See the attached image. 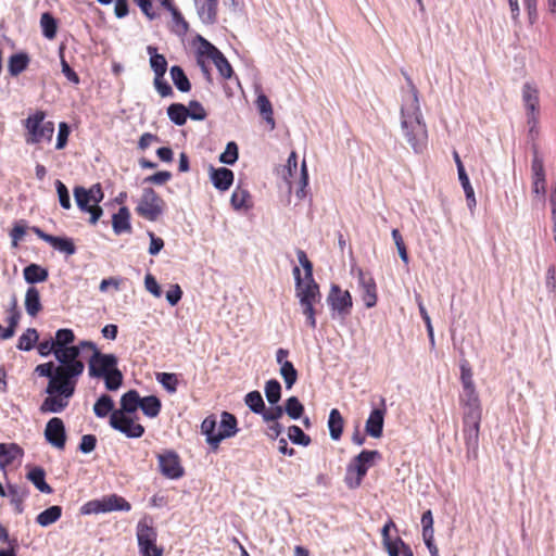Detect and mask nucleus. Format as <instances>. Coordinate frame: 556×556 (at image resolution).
<instances>
[{
  "mask_svg": "<svg viewBox=\"0 0 556 556\" xmlns=\"http://www.w3.org/2000/svg\"><path fill=\"white\" fill-rule=\"evenodd\" d=\"M35 372L40 377L49 378L46 393L48 396L40 405L41 413H61L70 403V399L74 395L78 378L83 374L53 370V362L39 364L35 368Z\"/></svg>",
  "mask_w": 556,
  "mask_h": 556,
  "instance_id": "f257e3e1",
  "label": "nucleus"
},
{
  "mask_svg": "<svg viewBox=\"0 0 556 556\" xmlns=\"http://www.w3.org/2000/svg\"><path fill=\"white\" fill-rule=\"evenodd\" d=\"M410 96L401 106V127L405 139L416 153H421L428 141V131L419 106L418 90L408 78Z\"/></svg>",
  "mask_w": 556,
  "mask_h": 556,
  "instance_id": "f03ea898",
  "label": "nucleus"
},
{
  "mask_svg": "<svg viewBox=\"0 0 556 556\" xmlns=\"http://www.w3.org/2000/svg\"><path fill=\"white\" fill-rule=\"evenodd\" d=\"M52 341L56 348L55 359L59 365L53 363V370L60 371L61 368L71 370V372L83 374L85 370V364L78 358L79 348L73 345L75 341V333L72 329L62 328L55 332Z\"/></svg>",
  "mask_w": 556,
  "mask_h": 556,
  "instance_id": "7ed1b4c3",
  "label": "nucleus"
},
{
  "mask_svg": "<svg viewBox=\"0 0 556 556\" xmlns=\"http://www.w3.org/2000/svg\"><path fill=\"white\" fill-rule=\"evenodd\" d=\"M88 374L92 378H103L105 388L117 390L123 383L122 371L117 368V357L114 354L92 353L88 359Z\"/></svg>",
  "mask_w": 556,
  "mask_h": 556,
  "instance_id": "20e7f679",
  "label": "nucleus"
},
{
  "mask_svg": "<svg viewBox=\"0 0 556 556\" xmlns=\"http://www.w3.org/2000/svg\"><path fill=\"white\" fill-rule=\"evenodd\" d=\"M463 410V435L467 453L477 454L482 420L481 401L459 402Z\"/></svg>",
  "mask_w": 556,
  "mask_h": 556,
  "instance_id": "39448f33",
  "label": "nucleus"
},
{
  "mask_svg": "<svg viewBox=\"0 0 556 556\" xmlns=\"http://www.w3.org/2000/svg\"><path fill=\"white\" fill-rule=\"evenodd\" d=\"M25 141L27 144L50 142L54 134V123L46 121V113L41 110L30 114L24 122Z\"/></svg>",
  "mask_w": 556,
  "mask_h": 556,
  "instance_id": "423d86ee",
  "label": "nucleus"
},
{
  "mask_svg": "<svg viewBox=\"0 0 556 556\" xmlns=\"http://www.w3.org/2000/svg\"><path fill=\"white\" fill-rule=\"evenodd\" d=\"M293 276L295 280V293L300 300V304L303 309V314L306 317L307 325L312 328H316V318H315V305L320 302L321 294L319 291V286L314 285L311 287L302 288V277L301 270L298 266L293 268Z\"/></svg>",
  "mask_w": 556,
  "mask_h": 556,
  "instance_id": "0eeeda50",
  "label": "nucleus"
},
{
  "mask_svg": "<svg viewBox=\"0 0 556 556\" xmlns=\"http://www.w3.org/2000/svg\"><path fill=\"white\" fill-rule=\"evenodd\" d=\"M380 457V453L376 450H363L355 456L346 467L344 477L346 486L351 490L359 488L368 469L374 465L375 459Z\"/></svg>",
  "mask_w": 556,
  "mask_h": 556,
  "instance_id": "6e6552de",
  "label": "nucleus"
},
{
  "mask_svg": "<svg viewBox=\"0 0 556 556\" xmlns=\"http://www.w3.org/2000/svg\"><path fill=\"white\" fill-rule=\"evenodd\" d=\"M136 536L140 556H163V547L157 545V530L150 516L141 518L136 527Z\"/></svg>",
  "mask_w": 556,
  "mask_h": 556,
  "instance_id": "1a4fd4ad",
  "label": "nucleus"
},
{
  "mask_svg": "<svg viewBox=\"0 0 556 556\" xmlns=\"http://www.w3.org/2000/svg\"><path fill=\"white\" fill-rule=\"evenodd\" d=\"M166 203L153 189L144 188L135 208L138 216L149 222H156L165 212Z\"/></svg>",
  "mask_w": 556,
  "mask_h": 556,
  "instance_id": "9d476101",
  "label": "nucleus"
},
{
  "mask_svg": "<svg viewBox=\"0 0 556 556\" xmlns=\"http://www.w3.org/2000/svg\"><path fill=\"white\" fill-rule=\"evenodd\" d=\"M110 426L131 439L141 438L146 431L141 424L136 422L129 415H124V412H112Z\"/></svg>",
  "mask_w": 556,
  "mask_h": 556,
  "instance_id": "9b49d317",
  "label": "nucleus"
},
{
  "mask_svg": "<svg viewBox=\"0 0 556 556\" xmlns=\"http://www.w3.org/2000/svg\"><path fill=\"white\" fill-rule=\"evenodd\" d=\"M160 472L167 479L176 480L185 475L179 455L175 451H165L157 455Z\"/></svg>",
  "mask_w": 556,
  "mask_h": 556,
  "instance_id": "f8f14e48",
  "label": "nucleus"
},
{
  "mask_svg": "<svg viewBox=\"0 0 556 556\" xmlns=\"http://www.w3.org/2000/svg\"><path fill=\"white\" fill-rule=\"evenodd\" d=\"M327 302L331 309L337 312L341 317L344 318L351 314L353 301L352 295L348 290H342L339 286L332 285Z\"/></svg>",
  "mask_w": 556,
  "mask_h": 556,
  "instance_id": "ddd939ff",
  "label": "nucleus"
},
{
  "mask_svg": "<svg viewBox=\"0 0 556 556\" xmlns=\"http://www.w3.org/2000/svg\"><path fill=\"white\" fill-rule=\"evenodd\" d=\"M73 193L78 208L84 213H89L90 224L96 225L103 214L102 207L92 203L88 197L87 189L83 186H76Z\"/></svg>",
  "mask_w": 556,
  "mask_h": 556,
  "instance_id": "4468645a",
  "label": "nucleus"
},
{
  "mask_svg": "<svg viewBox=\"0 0 556 556\" xmlns=\"http://www.w3.org/2000/svg\"><path fill=\"white\" fill-rule=\"evenodd\" d=\"M46 440L54 447L64 450L66 443L65 426L61 418H51L45 429Z\"/></svg>",
  "mask_w": 556,
  "mask_h": 556,
  "instance_id": "2eb2a0df",
  "label": "nucleus"
},
{
  "mask_svg": "<svg viewBox=\"0 0 556 556\" xmlns=\"http://www.w3.org/2000/svg\"><path fill=\"white\" fill-rule=\"evenodd\" d=\"M358 283L362 289V299L366 307L371 308L377 304V285L374 277L363 269L357 270Z\"/></svg>",
  "mask_w": 556,
  "mask_h": 556,
  "instance_id": "dca6fc26",
  "label": "nucleus"
},
{
  "mask_svg": "<svg viewBox=\"0 0 556 556\" xmlns=\"http://www.w3.org/2000/svg\"><path fill=\"white\" fill-rule=\"evenodd\" d=\"M33 231L43 240L45 242L49 243L51 247H53L55 250L65 253L67 255H73L76 253V247L71 238L66 237H55L49 233H46L43 230H41L38 227H34Z\"/></svg>",
  "mask_w": 556,
  "mask_h": 556,
  "instance_id": "f3484780",
  "label": "nucleus"
},
{
  "mask_svg": "<svg viewBox=\"0 0 556 556\" xmlns=\"http://www.w3.org/2000/svg\"><path fill=\"white\" fill-rule=\"evenodd\" d=\"M237 426H238V422H237V418L235 417V415H232L228 412H223L222 416H220L219 428H218L216 438L213 439L214 442L220 443L223 440L236 435V433L238 432Z\"/></svg>",
  "mask_w": 556,
  "mask_h": 556,
  "instance_id": "a211bd4d",
  "label": "nucleus"
},
{
  "mask_svg": "<svg viewBox=\"0 0 556 556\" xmlns=\"http://www.w3.org/2000/svg\"><path fill=\"white\" fill-rule=\"evenodd\" d=\"M460 380L463 386V392L459 395V402L480 401L479 394L476 390L472 372L470 368L462 366Z\"/></svg>",
  "mask_w": 556,
  "mask_h": 556,
  "instance_id": "6ab92c4d",
  "label": "nucleus"
},
{
  "mask_svg": "<svg viewBox=\"0 0 556 556\" xmlns=\"http://www.w3.org/2000/svg\"><path fill=\"white\" fill-rule=\"evenodd\" d=\"M201 21L212 25L217 21L218 0H194Z\"/></svg>",
  "mask_w": 556,
  "mask_h": 556,
  "instance_id": "aec40b11",
  "label": "nucleus"
},
{
  "mask_svg": "<svg viewBox=\"0 0 556 556\" xmlns=\"http://www.w3.org/2000/svg\"><path fill=\"white\" fill-rule=\"evenodd\" d=\"M210 178L216 189L219 191H226L232 185L235 176L232 170L226 167H211Z\"/></svg>",
  "mask_w": 556,
  "mask_h": 556,
  "instance_id": "412c9836",
  "label": "nucleus"
},
{
  "mask_svg": "<svg viewBox=\"0 0 556 556\" xmlns=\"http://www.w3.org/2000/svg\"><path fill=\"white\" fill-rule=\"evenodd\" d=\"M384 414L386 410L381 408H375L371 410L365 425V430L367 434H369L372 438H380L382 435Z\"/></svg>",
  "mask_w": 556,
  "mask_h": 556,
  "instance_id": "4be33fe9",
  "label": "nucleus"
},
{
  "mask_svg": "<svg viewBox=\"0 0 556 556\" xmlns=\"http://www.w3.org/2000/svg\"><path fill=\"white\" fill-rule=\"evenodd\" d=\"M522 101L528 114H539V90L530 83L522 87Z\"/></svg>",
  "mask_w": 556,
  "mask_h": 556,
  "instance_id": "5701e85b",
  "label": "nucleus"
},
{
  "mask_svg": "<svg viewBox=\"0 0 556 556\" xmlns=\"http://www.w3.org/2000/svg\"><path fill=\"white\" fill-rule=\"evenodd\" d=\"M112 226L113 230L116 235L121 233H130L131 225H130V212L128 207L122 206L117 213L112 216Z\"/></svg>",
  "mask_w": 556,
  "mask_h": 556,
  "instance_id": "b1692460",
  "label": "nucleus"
},
{
  "mask_svg": "<svg viewBox=\"0 0 556 556\" xmlns=\"http://www.w3.org/2000/svg\"><path fill=\"white\" fill-rule=\"evenodd\" d=\"M103 511H129L131 509L130 503L121 495L110 494L102 497Z\"/></svg>",
  "mask_w": 556,
  "mask_h": 556,
  "instance_id": "393cba45",
  "label": "nucleus"
},
{
  "mask_svg": "<svg viewBox=\"0 0 556 556\" xmlns=\"http://www.w3.org/2000/svg\"><path fill=\"white\" fill-rule=\"evenodd\" d=\"M141 397L137 390H129L121 397V408L114 412H124V415H130L140 407Z\"/></svg>",
  "mask_w": 556,
  "mask_h": 556,
  "instance_id": "a878e982",
  "label": "nucleus"
},
{
  "mask_svg": "<svg viewBox=\"0 0 556 556\" xmlns=\"http://www.w3.org/2000/svg\"><path fill=\"white\" fill-rule=\"evenodd\" d=\"M230 203L236 211H248L253 206L250 192L241 187H237L230 198Z\"/></svg>",
  "mask_w": 556,
  "mask_h": 556,
  "instance_id": "bb28decb",
  "label": "nucleus"
},
{
  "mask_svg": "<svg viewBox=\"0 0 556 556\" xmlns=\"http://www.w3.org/2000/svg\"><path fill=\"white\" fill-rule=\"evenodd\" d=\"M25 309L31 317H36L42 311L40 293L36 287H29L26 291Z\"/></svg>",
  "mask_w": 556,
  "mask_h": 556,
  "instance_id": "cd10ccee",
  "label": "nucleus"
},
{
  "mask_svg": "<svg viewBox=\"0 0 556 556\" xmlns=\"http://www.w3.org/2000/svg\"><path fill=\"white\" fill-rule=\"evenodd\" d=\"M147 52L150 55V66L154 76H165L167 71L166 58L163 54L157 53V48L153 46H148Z\"/></svg>",
  "mask_w": 556,
  "mask_h": 556,
  "instance_id": "c85d7f7f",
  "label": "nucleus"
},
{
  "mask_svg": "<svg viewBox=\"0 0 556 556\" xmlns=\"http://www.w3.org/2000/svg\"><path fill=\"white\" fill-rule=\"evenodd\" d=\"M30 59L25 52L12 54L8 63V71L10 75L13 77L18 76L27 68Z\"/></svg>",
  "mask_w": 556,
  "mask_h": 556,
  "instance_id": "c756f323",
  "label": "nucleus"
},
{
  "mask_svg": "<svg viewBox=\"0 0 556 556\" xmlns=\"http://www.w3.org/2000/svg\"><path fill=\"white\" fill-rule=\"evenodd\" d=\"M27 479L42 493L51 494L53 489L46 482V472L41 467H34L27 473Z\"/></svg>",
  "mask_w": 556,
  "mask_h": 556,
  "instance_id": "7c9ffc66",
  "label": "nucleus"
},
{
  "mask_svg": "<svg viewBox=\"0 0 556 556\" xmlns=\"http://www.w3.org/2000/svg\"><path fill=\"white\" fill-rule=\"evenodd\" d=\"M296 256L299 260V263L302 265L304 269V277L302 278V288L311 287L314 285H318L313 276V263L308 260L305 251L298 250Z\"/></svg>",
  "mask_w": 556,
  "mask_h": 556,
  "instance_id": "2f4dec72",
  "label": "nucleus"
},
{
  "mask_svg": "<svg viewBox=\"0 0 556 556\" xmlns=\"http://www.w3.org/2000/svg\"><path fill=\"white\" fill-rule=\"evenodd\" d=\"M344 419L339 409L330 410L328 419V428L332 440H339L343 432Z\"/></svg>",
  "mask_w": 556,
  "mask_h": 556,
  "instance_id": "473e14b6",
  "label": "nucleus"
},
{
  "mask_svg": "<svg viewBox=\"0 0 556 556\" xmlns=\"http://www.w3.org/2000/svg\"><path fill=\"white\" fill-rule=\"evenodd\" d=\"M216 426L217 419L214 415L207 416L201 424V432L206 435V442L214 451L219 447V443H215L213 440L217 434Z\"/></svg>",
  "mask_w": 556,
  "mask_h": 556,
  "instance_id": "72a5a7b5",
  "label": "nucleus"
},
{
  "mask_svg": "<svg viewBox=\"0 0 556 556\" xmlns=\"http://www.w3.org/2000/svg\"><path fill=\"white\" fill-rule=\"evenodd\" d=\"M255 103L260 114L263 116V118L269 125V128L273 130L276 124L274 119L273 106L269 99L264 93H261L257 96Z\"/></svg>",
  "mask_w": 556,
  "mask_h": 556,
  "instance_id": "f704fd0d",
  "label": "nucleus"
},
{
  "mask_svg": "<svg viewBox=\"0 0 556 556\" xmlns=\"http://www.w3.org/2000/svg\"><path fill=\"white\" fill-rule=\"evenodd\" d=\"M139 408H141L142 413L147 417L155 418L159 416L161 412L162 403L157 396L149 395L141 397V404Z\"/></svg>",
  "mask_w": 556,
  "mask_h": 556,
  "instance_id": "c9c22d12",
  "label": "nucleus"
},
{
  "mask_svg": "<svg viewBox=\"0 0 556 556\" xmlns=\"http://www.w3.org/2000/svg\"><path fill=\"white\" fill-rule=\"evenodd\" d=\"M62 516V507L59 505L50 506L36 517V522L41 527H48L56 522Z\"/></svg>",
  "mask_w": 556,
  "mask_h": 556,
  "instance_id": "e433bc0d",
  "label": "nucleus"
},
{
  "mask_svg": "<svg viewBox=\"0 0 556 556\" xmlns=\"http://www.w3.org/2000/svg\"><path fill=\"white\" fill-rule=\"evenodd\" d=\"M24 279L28 283L42 282L48 279V270L37 264H30L23 270Z\"/></svg>",
  "mask_w": 556,
  "mask_h": 556,
  "instance_id": "4c0bfd02",
  "label": "nucleus"
},
{
  "mask_svg": "<svg viewBox=\"0 0 556 556\" xmlns=\"http://www.w3.org/2000/svg\"><path fill=\"white\" fill-rule=\"evenodd\" d=\"M170 77L179 91L189 92L191 90V83L180 66L174 65L170 67Z\"/></svg>",
  "mask_w": 556,
  "mask_h": 556,
  "instance_id": "58836bf2",
  "label": "nucleus"
},
{
  "mask_svg": "<svg viewBox=\"0 0 556 556\" xmlns=\"http://www.w3.org/2000/svg\"><path fill=\"white\" fill-rule=\"evenodd\" d=\"M188 114L189 110L181 103H172L167 108V115L169 119L178 126H182L186 124Z\"/></svg>",
  "mask_w": 556,
  "mask_h": 556,
  "instance_id": "ea45409f",
  "label": "nucleus"
},
{
  "mask_svg": "<svg viewBox=\"0 0 556 556\" xmlns=\"http://www.w3.org/2000/svg\"><path fill=\"white\" fill-rule=\"evenodd\" d=\"M27 496V491L13 484H8V497L17 514L23 513V502Z\"/></svg>",
  "mask_w": 556,
  "mask_h": 556,
  "instance_id": "a19ab883",
  "label": "nucleus"
},
{
  "mask_svg": "<svg viewBox=\"0 0 556 556\" xmlns=\"http://www.w3.org/2000/svg\"><path fill=\"white\" fill-rule=\"evenodd\" d=\"M113 408L114 402L112 397L108 394H103L94 403L93 412L97 417L104 418L108 416L109 413L112 414V412L114 410Z\"/></svg>",
  "mask_w": 556,
  "mask_h": 556,
  "instance_id": "79ce46f5",
  "label": "nucleus"
},
{
  "mask_svg": "<svg viewBox=\"0 0 556 556\" xmlns=\"http://www.w3.org/2000/svg\"><path fill=\"white\" fill-rule=\"evenodd\" d=\"M40 26L46 38L53 39L56 36L58 23L53 15L49 12H46L41 15Z\"/></svg>",
  "mask_w": 556,
  "mask_h": 556,
  "instance_id": "37998d69",
  "label": "nucleus"
},
{
  "mask_svg": "<svg viewBox=\"0 0 556 556\" xmlns=\"http://www.w3.org/2000/svg\"><path fill=\"white\" fill-rule=\"evenodd\" d=\"M39 339L35 328H28L20 338L16 348L21 351H30Z\"/></svg>",
  "mask_w": 556,
  "mask_h": 556,
  "instance_id": "c03bdc74",
  "label": "nucleus"
},
{
  "mask_svg": "<svg viewBox=\"0 0 556 556\" xmlns=\"http://www.w3.org/2000/svg\"><path fill=\"white\" fill-rule=\"evenodd\" d=\"M283 410L291 419H299L304 413V406L296 396L289 397Z\"/></svg>",
  "mask_w": 556,
  "mask_h": 556,
  "instance_id": "a18cd8bd",
  "label": "nucleus"
},
{
  "mask_svg": "<svg viewBox=\"0 0 556 556\" xmlns=\"http://www.w3.org/2000/svg\"><path fill=\"white\" fill-rule=\"evenodd\" d=\"M244 402L255 414H261L265 408V403L263 401L262 394L258 391L249 392L244 397Z\"/></svg>",
  "mask_w": 556,
  "mask_h": 556,
  "instance_id": "49530a36",
  "label": "nucleus"
},
{
  "mask_svg": "<svg viewBox=\"0 0 556 556\" xmlns=\"http://www.w3.org/2000/svg\"><path fill=\"white\" fill-rule=\"evenodd\" d=\"M156 380L167 392L175 393L177 391L179 381L176 374L159 372L156 374Z\"/></svg>",
  "mask_w": 556,
  "mask_h": 556,
  "instance_id": "de8ad7c7",
  "label": "nucleus"
},
{
  "mask_svg": "<svg viewBox=\"0 0 556 556\" xmlns=\"http://www.w3.org/2000/svg\"><path fill=\"white\" fill-rule=\"evenodd\" d=\"M265 395L270 404H276L281 397V386L278 380L270 379L265 384Z\"/></svg>",
  "mask_w": 556,
  "mask_h": 556,
  "instance_id": "09e8293b",
  "label": "nucleus"
},
{
  "mask_svg": "<svg viewBox=\"0 0 556 556\" xmlns=\"http://www.w3.org/2000/svg\"><path fill=\"white\" fill-rule=\"evenodd\" d=\"M288 438L294 443L303 446H308L312 442L311 438L303 432V430L295 425L288 428Z\"/></svg>",
  "mask_w": 556,
  "mask_h": 556,
  "instance_id": "8fccbe9b",
  "label": "nucleus"
},
{
  "mask_svg": "<svg viewBox=\"0 0 556 556\" xmlns=\"http://www.w3.org/2000/svg\"><path fill=\"white\" fill-rule=\"evenodd\" d=\"M458 178H459V181H460L462 187L464 189L468 206L470 208L475 207L476 203H477L476 197H475V191H473V188H472V186H471V184L469 181L468 175L466 174V170L462 172V173H458Z\"/></svg>",
  "mask_w": 556,
  "mask_h": 556,
  "instance_id": "3c124183",
  "label": "nucleus"
},
{
  "mask_svg": "<svg viewBox=\"0 0 556 556\" xmlns=\"http://www.w3.org/2000/svg\"><path fill=\"white\" fill-rule=\"evenodd\" d=\"M280 375L285 380L287 389L292 388L296 382L298 371L291 362H286L280 366Z\"/></svg>",
  "mask_w": 556,
  "mask_h": 556,
  "instance_id": "603ef678",
  "label": "nucleus"
},
{
  "mask_svg": "<svg viewBox=\"0 0 556 556\" xmlns=\"http://www.w3.org/2000/svg\"><path fill=\"white\" fill-rule=\"evenodd\" d=\"M214 65L216 66L219 75L225 78L229 79L232 74L233 70L228 60L225 58V55L220 52L216 58L212 61Z\"/></svg>",
  "mask_w": 556,
  "mask_h": 556,
  "instance_id": "864d4df0",
  "label": "nucleus"
},
{
  "mask_svg": "<svg viewBox=\"0 0 556 556\" xmlns=\"http://www.w3.org/2000/svg\"><path fill=\"white\" fill-rule=\"evenodd\" d=\"M238 160V146L236 142H228L225 151L220 154L219 161L224 164L232 165Z\"/></svg>",
  "mask_w": 556,
  "mask_h": 556,
  "instance_id": "5fc2aeb1",
  "label": "nucleus"
},
{
  "mask_svg": "<svg viewBox=\"0 0 556 556\" xmlns=\"http://www.w3.org/2000/svg\"><path fill=\"white\" fill-rule=\"evenodd\" d=\"M54 185L58 192L60 205L64 210H70L72 207V203L67 187L59 179L55 180Z\"/></svg>",
  "mask_w": 556,
  "mask_h": 556,
  "instance_id": "6e6d98bb",
  "label": "nucleus"
},
{
  "mask_svg": "<svg viewBox=\"0 0 556 556\" xmlns=\"http://www.w3.org/2000/svg\"><path fill=\"white\" fill-rule=\"evenodd\" d=\"M392 238L394 240V243L396 245V249H397V252H399V255H400L401 260L405 264H408L409 258H408L407 249H406V245L404 243L403 237H402L401 232L399 231V229H393L392 230Z\"/></svg>",
  "mask_w": 556,
  "mask_h": 556,
  "instance_id": "4d7b16f0",
  "label": "nucleus"
},
{
  "mask_svg": "<svg viewBox=\"0 0 556 556\" xmlns=\"http://www.w3.org/2000/svg\"><path fill=\"white\" fill-rule=\"evenodd\" d=\"M21 319V312L17 306L16 298H13L10 308L8 309L7 323L12 329H16Z\"/></svg>",
  "mask_w": 556,
  "mask_h": 556,
  "instance_id": "13d9d810",
  "label": "nucleus"
},
{
  "mask_svg": "<svg viewBox=\"0 0 556 556\" xmlns=\"http://www.w3.org/2000/svg\"><path fill=\"white\" fill-rule=\"evenodd\" d=\"M26 225L24 220H18L14 224L13 228L10 231V237L12 239V247L16 248L18 242L26 235Z\"/></svg>",
  "mask_w": 556,
  "mask_h": 556,
  "instance_id": "bf43d9fd",
  "label": "nucleus"
},
{
  "mask_svg": "<svg viewBox=\"0 0 556 556\" xmlns=\"http://www.w3.org/2000/svg\"><path fill=\"white\" fill-rule=\"evenodd\" d=\"M187 109L189 110L188 117L194 121H203L207 115L203 105L197 100L190 101Z\"/></svg>",
  "mask_w": 556,
  "mask_h": 556,
  "instance_id": "052dcab7",
  "label": "nucleus"
},
{
  "mask_svg": "<svg viewBox=\"0 0 556 556\" xmlns=\"http://www.w3.org/2000/svg\"><path fill=\"white\" fill-rule=\"evenodd\" d=\"M168 11L170 12V14L173 16V21H174V23L176 25V31L179 33V34H186L188 31V29H189V24L184 18V16L180 13V11L176 7H173Z\"/></svg>",
  "mask_w": 556,
  "mask_h": 556,
  "instance_id": "680f3d73",
  "label": "nucleus"
},
{
  "mask_svg": "<svg viewBox=\"0 0 556 556\" xmlns=\"http://www.w3.org/2000/svg\"><path fill=\"white\" fill-rule=\"evenodd\" d=\"M532 193L543 199L546 193V178L545 175H532Z\"/></svg>",
  "mask_w": 556,
  "mask_h": 556,
  "instance_id": "e2e57ef3",
  "label": "nucleus"
},
{
  "mask_svg": "<svg viewBox=\"0 0 556 556\" xmlns=\"http://www.w3.org/2000/svg\"><path fill=\"white\" fill-rule=\"evenodd\" d=\"M80 513L83 515L103 514L102 498L88 501L81 506Z\"/></svg>",
  "mask_w": 556,
  "mask_h": 556,
  "instance_id": "0e129e2a",
  "label": "nucleus"
},
{
  "mask_svg": "<svg viewBox=\"0 0 556 556\" xmlns=\"http://www.w3.org/2000/svg\"><path fill=\"white\" fill-rule=\"evenodd\" d=\"M283 408L281 406H273V407H269V408H264V410L261 413L264 421L266 422H275V421H278V419H280L283 415Z\"/></svg>",
  "mask_w": 556,
  "mask_h": 556,
  "instance_id": "69168bd1",
  "label": "nucleus"
},
{
  "mask_svg": "<svg viewBox=\"0 0 556 556\" xmlns=\"http://www.w3.org/2000/svg\"><path fill=\"white\" fill-rule=\"evenodd\" d=\"M404 546H408L400 536H396L392 543L383 545L389 556H400V552L404 553Z\"/></svg>",
  "mask_w": 556,
  "mask_h": 556,
  "instance_id": "338daca9",
  "label": "nucleus"
},
{
  "mask_svg": "<svg viewBox=\"0 0 556 556\" xmlns=\"http://www.w3.org/2000/svg\"><path fill=\"white\" fill-rule=\"evenodd\" d=\"M199 53L201 55L207 56L208 59H211L213 61V59L216 58L220 53V51L214 45H212L210 41L201 38Z\"/></svg>",
  "mask_w": 556,
  "mask_h": 556,
  "instance_id": "774afa93",
  "label": "nucleus"
}]
</instances>
